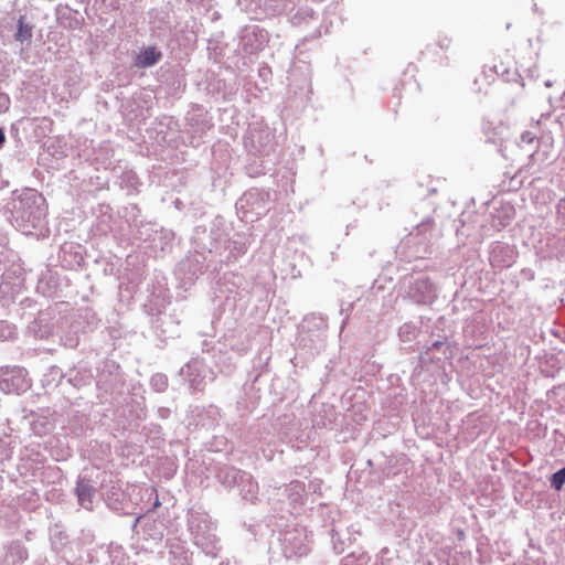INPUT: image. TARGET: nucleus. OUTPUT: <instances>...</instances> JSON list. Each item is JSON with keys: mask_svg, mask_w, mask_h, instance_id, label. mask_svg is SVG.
Returning <instances> with one entry per match:
<instances>
[{"mask_svg": "<svg viewBox=\"0 0 565 565\" xmlns=\"http://www.w3.org/2000/svg\"><path fill=\"white\" fill-rule=\"evenodd\" d=\"M160 58L161 53L150 46L140 51L136 57L135 65L140 68L149 67L158 63Z\"/></svg>", "mask_w": 565, "mask_h": 565, "instance_id": "1", "label": "nucleus"}, {"mask_svg": "<svg viewBox=\"0 0 565 565\" xmlns=\"http://www.w3.org/2000/svg\"><path fill=\"white\" fill-rule=\"evenodd\" d=\"M32 38V28L24 23V18L19 19V29L15 34V40L19 42L29 41Z\"/></svg>", "mask_w": 565, "mask_h": 565, "instance_id": "2", "label": "nucleus"}, {"mask_svg": "<svg viewBox=\"0 0 565 565\" xmlns=\"http://www.w3.org/2000/svg\"><path fill=\"white\" fill-rule=\"evenodd\" d=\"M78 501L85 509H90L92 491L87 486H78L77 488Z\"/></svg>", "mask_w": 565, "mask_h": 565, "instance_id": "3", "label": "nucleus"}, {"mask_svg": "<svg viewBox=\"0 0 565 565\" xmlns=\"http://www.w3.org/2000/svg\"><path fill=\"white\" fill-rule=\"evenodd\" d=\"M565 484V467L555 472L551 478V486L555 490H561Z\"/></svg>", "mask_w": 565, "mask_h": 565, "instance_id": "4", "label": "nucleus"}, {"mask_svg": "<svg viewBox=\"0 0 565 565\" xmlns=\"http://www.w3.org/2000/svg\"><path fill=\"white\" fill-rule=\"evenodd\" d=\"M9 105H10L9 97L6 96V95L0 94V107H1L0 111L1 110H7L9 108Z\"/></svg>", "mask_w": 565, "mask_h": 565, "instance_id": "5", "label": "nucleus"}, {"mask_svg": "<svg viewBox=\"0 0 565 565\" xmlns=\"http://www.w3.org/2000/svg\"><path fill=\"white\" fill-rule=\"evenodd\" d=\"M4 142H6V136H4L3 130L0 128V148H2Z\"/></svg>", "mask_w": 565, "mask_h": 565, "instance_id": "6", "label": "nucleus"}, {"mask_svg": "<svg viewBox=\"0 0 565 565\" xmlns=\"http://www.w3.org/2000/svg\"><path fill=\"white\" fill-rule=\"evenodd\" d=\"M157 380H160L163 384H164V381H163V377L162 376H158V377H154L153 381H157Z\"/></svg>", "mask_w": 565, "mask_h": 565, "instance_id": "7", "label": "nucleus"}, {"mask_svg": "<svg viewBox=\"0 0 565 565\" xmlns=\"http://www.w3.org/2000/svg\"><path fill=\"white\" fill-rule=\"evenodd\" d=\"M439 345H440V343H439V342H436V343L434 344V347H435V348H438Z\"/></svg>", "mask_w": 565, "mask_h": 565, "instance_id": "8", "label": "nucleus"}, {"mask_svg": "<svg viewBox=\"0 0 565 565\" xmlns=\"http://www.w3.org/2000/svg\"><path fill=\"white\" fill-rule=\"evenodd\" d=\"M350 562H351V561H349V559H348V561L344 563V565H349V563H350Z\"/></svg>", "mask_w": 565, "mask_h": 565, "instance_id": "9", "label": "nucleus"}]
</instances>
